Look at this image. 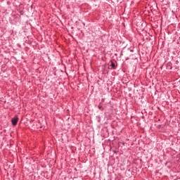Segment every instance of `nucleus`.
I'll use <instances>...</instances> for the list:
<instances>
[{
	"instance_id": "1",
	"label": "nucleus",
	"mask_w": 180,
	"mask_h": 180,
	"mask_svg": "<svg viewBox=\"0 0 180 180\" xmlns=\"http://www.w3.org/2000/svg\"><path fill=\"white\" fill-rule=\"evenodd\" d=\"M18 122H19V117H18V115H15L11 119L13 126H16V124H18Z\"/></svg>"
},
{
	"instance_id": "2",
	"label": "nucleus",
	"mask_w": 180,
	"mask_h": 180,
	"mask_svg": "<svg viewBox=\"0 0 180 180\" xmlns=\"http://www.w3.org/2000/svg\"><path fill=\"white\" fill-rule=\"evenodd\" d=\"M110 67H112V70H116V65H115V63L113 61H111Z\"/></svg>"
},
{
	"instance_id": "3",
	"label": "nucleus",
	"mask_w": 180,
	"mask_h": 180,
	"mask_svg": "<svg viewBox=\"0 0 180 180\" xmlns=\"http://www.w3.org/2000/svg\"><path fill=\"white\" fill-rule=\"evenodd\" d=\"M99 110H103V106H102V103H100L98 105Z\"/></svg>"
},
{
	"instance_id": "4",
	"label": "nucleus",
	"mask_w": 180,
	"mask_h": 180,
	"mask_svg": "<svg viewBox=\"0 0 180 180\" xmlns=\"http://www.w3.org/2000/svg\"><path fill=\"white\" fill-rule=\"evenodd\" d=\"M101 102H102V103H103V102H105V98H102Z\"/></svg>"
},
{
	"instance_id": "5",
	"label": "nucleus",
	"mask_w": 180,
	"mask_h": 180,
	"mask_svg": "<svg viewBox=\"0 0 180 180\" xmlns=\"http://www.w3.org/2000/svg\"><path fill=\"white\" fill-rule=\"evenodd\" d=\"M120 55H121V56H123V51L121 52V54H120Z\"/></svg>"
},
{
	"instance_id": "6",
	"label": "nucleus",
	"mask_w": 180,
	"mask_h": 180,
	"mask_svg": "<svg viewBox=\"0 0 180 180\" xmlns=\"http://www.w3.org/2000/svg\"><path fill=\"white\" fill-rule=\"evenodd\" d=\"M169 70H172V67H170Z\"/></svg>"
}]
</instances>
